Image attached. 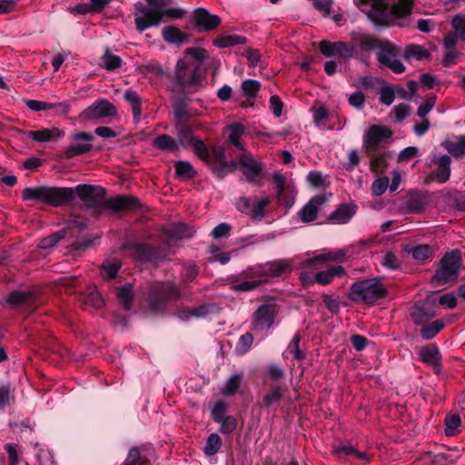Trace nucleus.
<instances>
[{"label": "nucleus", "mask_w": 465, "mask_h": 465, "mask_svg": "<svg viewBox=\"0 0 465 465\" xmlns=\"http://www.w3.org/2000/svg\"><path fill=\"white\" fill-rule=\"evenodd\" d=\"M87 208L110 209L112 211H134L141 207L138 198L122 195L106 197V191L98 185L78 184L72 187H26L22 192L24 201L37 200L43 203L61 207L69 204L75 197Z\"/></svg>", "instance_id": "nucleus-1"}, {"label": "nucleus", "mask_w": 465, "mask_h": 465, "mask_svg": "<svg viewBox=\"0 0 465 465\" xmlns=\"http://www.w3.org/2000/svg\"><path fill=\"white\" fill-rule=\"evenodd\" d=\"M413 0H399L390 6L384 0H359V6L375 25H390L408 15Z\"/></svg>", "instance_id": "nucleus-2"}, {"label": "nucleus", "mask_w": 465, "mask_h": 465, "mask_svg": "<svg viewBox=\"0 0 465 465\" xmlns=\"http://www.w3.org/2000/svg\"><path fill=\"white\" fill-rule=\"evenodd\" d=\"M186 14V10L182 7H169L168 5L162 10H156L150 7H142L135 14L134 23L139 32H143L149 27L158 25L163 17L170 19H181Z\"/></svg>", "instance_id": "nucleus-3"}, {"label": "nucleus", "mask_w": 465, "mask_h": 465, "mask_svg": "<svg viewBox=\"0 0 465 465\" xmlns=\"http://www.w3.org/2000/svg\"><path fill=\"white\" fill-rule=\"evenodd\" d=\"M268 282L263 263L256 264L229 278L230 289L234 292H252Z\"/></svg>", "instance_id": "nucleus-4"}, {"label": "nucleus", "mask_w": 465, "mask_h": 465, "mask_svg": "<svg viewBox=\"0 0 465 465\" xmlns=\"http://www.w3.org/2000/svg\"><path fill=\"white\" fill-rule=\"evenodd\" d=\"M385 286L380 279H364L354 282L350 289V299L356 302L371 304L385 297Z\"/></svg>", "instance_id": "nucleus-5"}, {"label": "nucleus", "mask_w": 465, "mask_h": 465, "mask_svg": "<svg viewBox=\"0 0 465 465\" xmlns=\"http://www.w3.org/2000/svg\"><path fill=\"white\" fill-rule=\"evenodd\" d=\"M175 78L183 91H194L203 86L204 74L194 62L179 59L175 67Z\"/></svg>", "instance_id": "nucleus-6"}, {"label": "nucleus", "mask_w": 465, "mask_h": 465, "mask_svg": "<svg viewBox=\"0 0 465 465\" xmlns=\"http://www.w3.org/2000/svg\"><path fill=\"white\" fill-rule=\"evenodd\" d=\"M460 265L461 256L460 252L452 251L446 253L441 258L439 268L432 277L433 284L435 286H442L454 282L458 278Z\"/></svg>", "instance_id": "nucleus-7"}, {"label": "nucleus", "mask_w": 465, "mask_h": 465, "mask_svg": "<svg viewBox=\"0 0 465 465\" xmlns=\"http://www.w3.org/2000/svg\"><path fill=\"white\" fill-rule=\"evenodd\" d=\"M278 312V306L274 302L260 305L252 316V330L255 331H268L274 324Z\"/></svg>", "instance_id": "nucleus-8"}, {"label": "nucleus", "mask_w": 465, "mask_h": 465, "mask_svg": "<svg viewBox=\"0 0 465 465\" xmlns=\"http://www.w3.org/2000/svg\"><path fill=\"white\" fill-rule=\"evenodd\" d=\"M270 197L258 199L257 197L242 196L236 203V208L242 213L250 216L252 220H262L265 215V208L270 204Z\"/></svg>", "instance_id": "nucleus-9"}, {"label": "nucleus", "mask_w": 465, "mask_h": 465, "mask_svg": "<svg viewBox=\"0 0 465 465\" xmlns=\"http://www.w3.org/2000/svg\"><path fill=\"white\" fill-rule=\"evenodd\" d=\"M398 50L392 44L383 41L379 45L377 59L384 66L390 68L395 74L404 72L405 66L397 59Z\"/></svg>", "instance_id": "nucleus-10"}, {"label": "nucleus", "mask_w": 465, "mask_h": 465, "mask_svg": "<svg viewBox=\"0 0 465 465\" xmlns=\"http://www.w3.org/2000/svg\"><path fill=\"white\" fill-rule=\"evenodd\" d=\"M239 163L242 168V173L246 181L250 183L260 184L262 178L264 165L256 161L252 154L243 153L239 157Z\"/></svg>", "instance_id": "nucleus-11"}, {"label": "nucleus", "mask_w": 465, "mask_h": 465, "mask_svg": "<svg viewBox=\"0 0 465 465\" xmlns=\"http://www.w3.org/2000/svg\"><path fill=\"white\" fill-rule=\"evenodd\" d=\"M321 53L326 57L338 56L343 59H351L355 54V47L344 42L331 43L322 40L319 44Z\"/></svg>", "instance_id": "nucleus-12"}, {"label": "nucleus", "mask_w": 465, "mask_h": 465, "mask_svg": "<svg viewBox=\"0 0 465 465\" xmlns=\"http://www.w3.org/2000/svg\"><path fill=\"white\" fill-rule=\"evenodd\" d=\"M117 114L115 106L106 99H99L86 108L81 116L87 120H96L114 116Z\"/></svg>", "instance_id": "nucleus-13"}, {"label": "nucleus", "mask_w": 465, "mask_h": 465, "mask_svg": "<svg viewBox=\"0 0 465 465\" xmlns=\"http://www.w3.org/2000/svg\"><path fill=\"white\" fill-rule=\"evenodd\" d=\"M433 302L429 299L416 302L410 310V314L417 325H425L436 315Z\"/></svg>", "instance_id": "nucleus-14"}, {"label": "nucleus", "mask_w": 465, "mask_h": 465, "mask_svg": "<svg viewBox=\"0 0 465 465\" xmlns=\"http://www.w3.org/2000/svg\"><path fill=\"white\" fill-rule=\"evenodd\" d=\"M391 131L384 125L373 124L370 126L364 136L363 143L368 151H375L385 140L391 138Z\"/></svg>", "instance_id": "nucleus-15"}, {"label": "nucleus", "mask_w": 465, "mask_h": 465, "mask_svg": "<svg viewBox=\"0 0 465 465\" xmlns=\"http://www.w3.org/2000/svg\"><path fill=\"white\" fill-rule=\"evenodd\" d=\"M453 31L449 32L443 38L445 48L455 47L458 40L465 42V15H456L451 20Z\"/></svg>", "instance_id": "nucleus-16"}, {"label": "nucleus", "mask_w": 465, "mask_h": 465, "mask_svg": "<svg viewBox=\"0 0 465 465\" xmlns=\"http://www.w3.org/2000/svg\"><path fill=\"white\" fill-rule=\"evenodd\" d=\"M194 24L199 31L209 32L217 28L221 25V18L217 15H213L204 8H197L193 13Z\"/></svg>", "instance_id": "nucleus-17"}, {"label": "nucleus", "mask_w": 465, "mask_h": 465, "mask_svg": "<svg viewBox=\"0 0 465 465\" xmlns=\"http://www.w3.org/2000/svg\"><path fill=\"white\" fill-rule=\"evenodd\" d=\"M267 280L281 277L292 272L293 262L292 259H277L263 263Z\"/></svg>", "instance_id": "nucleus-18"}, {"label": "nucleus", "mask_w": 465, "mask_h": 465, "mask_svg": "<svg viewBox=\"0 0 465 465\" xmlns=\"http://www.w3.org/2000/svg\"><path fill=\"white\" fill-rule=\"evenodd\" d=\"M325 203L322 196L312 198L298 213L302 223H309L316 220L322 205Z\"/></svg>", "instance_id": "nucleus-19"}, {"label": "nucleus", "mask_w": 465, "mask_h": 465, "mask_svg": "<svg viewBox=\"0 0 465 465\" xmlns=\"http://www.w3.org/2000/svg\"><path fill=\"white\" fill-rule=\"evenodd\" d=\"M357 206L354 203L340 204L328 217L330 223L334 224H344L351 221L356 213Z\"/></svg>", "instance_id": "nucleus-20"}, {"label": "nucleus", "mask_w": 465, "mask_h": 465, "mask_svg": "<svg viewBox=\"0 0 465 465\" xmlns=\"http://www.w3.org/2000/svg\"><path fill=\"white\" fill-rule=\"evenodd\" d=\"M427 203L426 194L420 191H411L405 202V208L408 213H418L423 211Z\"/></svg>", "instance_id": "nucleus-21"}, {"label": "nucleus", "mask_w": 465, "mask_h": 465, "mask_svg": "<svg viewBox=\"0 0 465 465\" xmlns=\"http://www.w3.org/2000/svg\"><path fill=\"white\" fill-rule=\"evenodd\" d=\"M351 41V45H353L355 50L358 48L361 51L379 49V45L381 42L370 35L361 33H352Z\"/></svg>", "instance_id": "nucleus-22"}, {"label": "nucleus", "mask_w": 465, "mask_h": 465, "mask_svg": "<svg viewBox=\"0 0 465 465\" xmlns=\"http://www.w3.org/2000/svg\"><path fill=\"white\" fill-rule=\"evenodd\" d=\"M63 134V132L56 127L44 128L38 131H28L26 135L33 141L39 143H46L55 141L59 139Z\"/></svg>", "instance_id": "nucleus-23"}, {"label": "nucleus", "mask_w": 465, "mask_h": 465, "mask_svg": "<svg viewBox=\"0 0 465 465\" xmlns=\"http://www.w3.org/2000/svg\"><path fill=\"white\" fill-rule=\"evenodd\" d=\"M241 89L242 95L247 98V103L243 102L242 104V107L253 106L254 105V98L257 96L260 89L261 84L257 80L253 79H246L242 81L241 84Z\"/></svg>", "instance_id": "nucleus-24"}, {"label": "nucleus", "mask_w": 465, "mask_h": 465, "mask_svg": "<svg viewBox=\"0 0 465 465\" xmlns=\"http://www.w3.org/2000/svg\"><path fill=\"white\" fill-rule=\"evenodd\" d=\"M345 274V270L341 265L332 266L326 271L316 272L317 283L327 285L332 282L335 277H341Z\"/></svg>", "instance_id": "nucleus-25"}, {"label": "nucleus", "mask_w": 465, "mask_h": 465, "mask_svg": "<svg viewBox=\"0 0 465 465\" xmlns=\"http://www.w3.org/2000/svg\"><path fill=\"white\" fill-rule=\"evenodd\" d=\"M35 300V293L28 291H14L5 297V302L12 305L30 304Z\"/></svg>", "instance_id": "nucleus-26"}, {"label": "nucleus", "mask_w": 465, "mask_h": 465, "mask_svg": "<svg viewBox=\"0 0 465 465\" xmlns=\"http://www.w3.org/2000/svg\"><path fill=\"white\" fill-rule=\"evenodd\" d=\"M193 232V229L184 223H175L165 230V234L170 240L189 238Z\"/></svg>", "instance_id": "nucleus-27"}, {"label": "nucleus", "mask_w": 465, "mask_h": 465, "mask_svg": "<svg viewBox=\"0 0 465 465\" xmlns=\"http://www.w3.org/2000/svg\"><path fill=\"white\" fill-rule=\"evenodd\" d=\"M420 358L423 362L433 365L437 372H440V353L437 347H423L420 351Z\"/></svg>", "instance_id": "nucleus-28"}, {"label": "nucleus", "mask_w": 465, "mask_h": 465, "mask_svg": "<svg viewBox=\"0 0 465 465\" xmlns=\"http://www.w3.org/2000/svg\"><path fill=\"white\" fill-rule=\"evenodd\" d=\"M154 298L158 300L175 299L179 297V290L175 284L172 282H163L157 284L154 288Z\"/></svg>", "instance_id": "nucleus-29"}, {"label": "nucleus", "mask_w": 465, "mask_h": 465, "mask_svg": "<svg viewBox=\"0 0 465 465\" xmlns=\"http://www.w3.org/2000/svg\"><path fill=\"white\" fill-rule=\"evenodd\" d=\"M214 308L213 304H202L198 307L193 308L188 311H181L178 312V317L183 321H189L193 317L200 318L204 317L211 313Z\"/></svg>", "instance_id": "nucleus-30"}, {"label": "nucleus", "mask_w": 465, "mask_h": 465, "mask_svg": "<svg viewBox=\"0 0 465 465\" xmlns=\"http://www.w3.org/2000/svg\"><path fill=\"white\" fill-rule=\"evenodd\" d=\"M246 43L247 39L240 35H219L213 42V45L219 48L241 45Z\"/></svg>", "instance_id": "nucleus-31"}, {"label": "nucleus", "mask_w": 465, "mask_h": 465, "mask_svg": "<svg viewBox=\"0 0 465 465\" xmlns=\"http://www.w3.org/2000/svg\"><path fill=\"white\" fill-rule=\"evenodd\" d=\"M450 157L447 154L441 155L437 161L436 177L439 183H446L450 176Z\"/></svg>", "instance_id": "nucleus-32"}, {"label": "nucleus", "mask_w": 465, "mask_h": 465, "mask_svg": "<svg viewBox=\"0 0 465 465\" xmlns=\"http://www.w3.org/2000/svg\"><path fill=\"white\" fill-rule=\"evenodd\" d=\"M162 36L165 42L170 44H182L186 38L185 34L173 25L165 26L162 31Z\"/></svg>", "instance_id": "nucleus-33"}, {"label": "nucleus", "mask_w": 465, "mask_h": 465, "mask_svg": "<svg viewBox=\"0 0 465 465\" xmlns=\"http://www.w3.org/2000/svg\"><path fill=\"white\" fill-rule=\"evenodd\" d=\"M406 252L411 253L412 257L420 262L430 259L433 255V249L428 244H419L406 248Z\"/></svg>", "instance_id": "nucleus-34"}, {"label": "nucleus", "mask_w": 465, "mask_h": 465, "mask_svg": "<svg viewBox=\"0 0 465 465\" xmlns=\"http://www.w3.org/2000/svg\"><path fill=\"white\" fill-rule=\"evenodd\" d=\"M421 326L420 336L422 339L431 340L444 328L445 323L441 319H438L431 323H426Z\"/></svg>", "instance_id": "nucleus-35"}, {"label": "nucleus", "mask_w": 465, "mask_h": 465, "mask_svg": "<svg viewBox=\"0 0 465 465\" xmlns=\"http://www.w3.org/2000/svg\"><path fill=\"white\" fill-rule=\"evenodd\" d=\"M444 148L455 158L465 155V135H460L456 142L444 143Z\"/></svg>", "instance_id": "nucleus-36"}, {"label": "nucleus", "mask_w": 465, "mask_h": 465, "mask_svg": "<svg viewBox=\"0 0 465 465\" xmlns=\"http://www.w3.org/2000/svg\"><path fill=\"white\" fill-rule=\"evenodd\" d=\"M153 145L158 149L170 152H175L179 148L177 142L167 134L157 136L153 140Z\"/></svg>", "instance_id": "nucleus-37"}, {"label": "nucleus", "mask_w": 465, "mask_h": 465, "mask_svg": "<svg viewBox=\"0 0 465 465\" xmlns=\"http://www.w3.org/2000/svg\"><path fill=\"white\" fill-rule=\"evenodd\" d=\"M351 247H346L339 250H329L322 252L324 262H343L350 254Z\"/></svg>", "instance_id": "nucleus-38"}, {"label": "nucleus", "mask_w": 465, "mask_h": 465, "mask_svg": "<svg viewBox=\"0 0 465 465\" xmlns=\"http://www.w3.org/2000/svg\"><path fill=\"white\" fill-rule=\"evenodd\" d=\"M118 301L122 303L125 310H129L133 302V288L132 285L127 284L120 287L116 291Z\"/></svg>", "instance_id": "nucleus-39"}, {"label": "nucleus", "mask_w": 465, "mask_h": 465, "mask_svg": "<svg viewBox=\"0 0 465 465\" xmlns=\"http://www.w3.org/2000/svg\"><path fill=\"white\" fill-rule=\"evenodd\" d=\"M229 141L240 150H244L243 144L241 143V137L244 133V127L240 124H233L228 127Z\"/></svg>", "instance_id": "nucleus-40"}, {"label": "nucleus", "mask_w": 465, "mask_h": 465, "mask_svg": "<svg viewBox=\"0 0 465 465\" xmlns=\"http://www.w3.org/2000/svg\"><path fill=\"white\" fill-rule=\"evenodd\" d=\"M242 375L234 374L231 376L224 383L221 391L223 395L229 396L236 393L242 383Z\"/></svg>", "instance_id": "nucleus-41"}, {"label": "nucleus", "mask_w": 465, "mask_h": 465, "mask_svg": "<svg viewBox=\"0 0 465 465\" xmlns=\"http://www.w3.org/2000/svg\"><path fill=\"white\" fill-rule=\"evenodd\" d=\"M222 447V439L217 433H212L207 438L204 453L207 456H213L216 454Z\"/></svg>", "instance_id": "nucleus-42"}, {"label": "nucleus", "mask_w": 465, "mask_h": 465, "mask_svg": "<svg viewBox=\"0 0 465 465\" xmlns=\"http://www.w3.org/2000/svg\"><path fill=\"white\" fill-rule=\"evenodd\" d=\"M103 66L108 71H114L121 67L122 59L114 55L107 49L102 56Z\"/></svg>", "instance_id": "nucleus-43"}, {"label": "nucleus", "mask_w": 465, "mask_h": 465, "mask_svg": "<svg viewBox=\"0 0 465 465\" xmlns=\"http://www.w3.org/2000/svg\"><path fill=\"white\" fill-rule=\"evenodd\" d=\"M174 168L176 174L182 178H193L196 174L193 166L186 161H178Z\"/></svg>", "instance_id": "nucleus-44"}, {"label": "nucleus", "mask_w": 465, "mask_h": 465, "mask_svg": "<svg viewBox=\"0 0 465 465\" xmlns=\"http://www.w3.org/2000/svg\"><path fill=\"white\" fill-rule=\"evenodd\" d=\"M411 113V106L408 104L401 103L392 108L391 115L394 117L395 122L401 123L409 117Z\"/></svg>", "instance_id": "nucleus-45"}, {"label": "nucleus", "mask_w": 465, "mask_h": 465, "mask_svg": "<svg viewBox=\"0 0 465 465\" xmlns=\"http://www.w3.org/2000/svg\"><path fill=\"white\" fill-rule=\"evenodd\" d=\"M132 254L138 260H150L152 256V249L146 243H135L131 247Z\"/></svg>", "instance_id": "nucleus-46"}, {"label": "nucleus", "mask_w": 465, "mask_h": 465, "mask_svg": "<svg viewBox=\"0 0 465 465\" xmlns=\"http://www.w3.org/2000/svg\"><path fill=\"white\" fill-rule=\"evenodd\" d=\"M460 418L458 414L448 415L445 419V434L453 436L459 431L460 427Z\"/></svg>", "instance_id": "nucleus-47"}, {"label": "nucleus", "mask_w": 465, "mask_h": 465, "mask_svg": "<svg viewBox=\"0 0 465 465\" xmlns=\"http://www.w3.org/2000/svg\"><path fill=\"white\" fill-rule=\"evenodd\" d=\"M390 154L386 153H378L372 156L370 164L371 172L376 173H381L387 166V160Z\"/></svg>", "instance_id": "nucleus-48"}, {"label": "nucleus", "mask_w": 465, "mask_h": 465, "mask_svg": "<svg viewBox=\"0 0 465 465\" xmlns=\"http://www.w3.org/2000/svg\"><path fill=\"white\" fill-rule=\"evenodd\" d=\"M191 145L193 147L195 153L205 163L210 162V153L203 140L196 137L192 140Z\"/></svg>", "instance_id": "nucleus-49"}, {"label": "nucleus", "mask_w": 465, "mask_h": 465, "mask_svg": "<svg viewBox=\"0 0 465 465\" xmlns=\"http://www.w3.org/2000/svg\"><path fill=\"white\" fill-rule=\"evenodd\" d=\"M405 56L407 58L413 57L417 60H423L430 57V53L420 45H410L406 47Z\"/></svg>", "instance_id": "nucleus-50"}, {"label": "nucleus", "mask_w": 465, "mask_h": 465, "mask_svg": "<svg viewBox=\"0 0 465 465\" xmlns=\"http://www.w3.org/2000/svg\"><path fill=\"white\" fill-rule=\"evenodd\" d=\"M253 342V337L252 334L250 332H246L242 334L237 342L236 345V351L239 354H245L252 347V344Z\"/></svg>", "instance_id": "nucleus-51"}, {"label": "nucleus", "mask_w": 465, "mask_h": 465, "mask_svg": "<svg viewBox=\"0 0 465 465\" xmlns=\"http://www.w3.org/2000/svg\"><path fill=\"white\" fill-rule=\"evenodd\" d=\"M85 302L94 308H100L103 305L104 301H103L100 293L97 292L96 287H94V286L88 287L87 295L85 297Z\"/></svg>", "instance_id": "nucleus-52"}, {"label": "nucleus", "mask_w": 465, "mask_h": 465, "mask_svg": "<svg viewBox=\"0 0 465 465\" xmlns=\"http://www.w3.org/2000/svg\"><path fill=\"white\" fill-rule=\"evenodd\" d=\"M301 341L300 334L296 333L290 341L287 351L294 359L301 361L304 359V353L300 350L299 345Z\"/></svg>", "instance_id": "nucleus-53"}, {"label": "nucleus", "mask_w": 465, "mask_h": 465, "mask_svg": "<svg viewBox=\"0 0 465 465\" xmlns=\"http://www.w3.org/2000/svg\"><path fill=\"white\" fill-rule=\"evenodd\" d=\"M436 104V96L430 95L422 102L417 109V115L420 118H428V114L434 108Z\"/></svg>", "instance_id": "nucleus-54"}, {"label": "nucleus", "mask_w": 465, "mask_h": 465, "mask_svg": "<svg viewBox=\"0 0 465 465\" xmlns=\"http://www.w3.org/2000/svg\"><path fill=\"white\" fill-rule=\"evenodd\" d=\"M92 145L90 143L72 144L67 147L65 155L67 158H73L76 155L84 154L90 152Z\"/></svg>", "instance_id": "nucleus-55"}, {"label": "nucleus", "mask_w": 465, "mask_h": 465, "mask_svg": "<svg viewBox=\"0 0 465 465\" xmlns=\"http://www.w3.org/2000/svg\"><path fill=\"white\" fill-rule=\"evenodd\" d=\"M389 187V178L387 176L377 178L371 184V192L375 196L382 195Z\"/></svg>", "instance_id": "nucleus-56"}, {"label": "nucleus", "mask_w": 465, "mask_h": 465, "mask_svg": "<svg viewBox=\"0 0 465 465\" xmlns=\"http://www.w3.org/2000/svg\"><path fill=\"white\" fill-rule=\"evenodd\" d=\"M64 237V232H56L44 239L39 242V247L42 249H48L54 247L61 239Z\"/></svg>", "instance_id": "nucleus-57"}, {"label": "nucleus", "mask_w": 465, "mask_h": 465, "mask_svg": "<svg viewBox=\"0 0 465 465\" xmlns=\"http://www.w3.org/2000/svg\"><path fill=\"white\" fill-rule=\"evenodd\" d=\"M120 268L121 262L116 259L107 260L103 263V270L109 279L114 278Z\"/></svg>", "instance_id": "nucleus-58"}, {"label": "nucleus", "mask_w": 465, "mask_h": 465, "mask_svg": "<svg viewBox=\"0 0 465 465\" xmlns=\"http://www.w3.org/2000/svg\"><path fill=\"white\" fill-rule=\"evenodd\" d=\"M177 136L179 142L183 144H191L192 140L196 138V136L192 135V131L188 126L183 124H179L177 126Z\"/></svg>", "instance_id": "nucleus-59"}, {"label": "nucleus", "mask_w": 465, "mask_h": 465, "mask_svg": "<svg viewBox=\"0 0 465 465\" xmlns=\"http://www.w3.org/2000/svg\"><path fill=\"white\" fill-rule=\"evenodd\" d=\"M282 397V390L280 386H275L272 391L267 393L264 398V405L270 407L274 403H277Z\"/></svg>", "instance_id": "nucleus-60"}, {"label": "nucleus", "mask_w": 465, "mask_h": 465, "mask_svg": "<svg viewBox=\"0 0 465 465\" xmlns=\"http://www.w3.org/2000/svg\"><path fill=\"white\" fill-rule=\"evenodd\" d=\"M26 106L35 112L51 110L54 106L52 103L43 102L38 100H25Z\"/></svg>", "instance_id": "nucleus-61"}, {"label": "nucleus", "mask_w": 465, "mask_h": 465, "mask_svg": "<svg viewBox=\"0 0 465 465\" xmlns=\"http://www.w3.org/2000/svg\"><path fill=\"white\" fill-rule=\"evenodd\" d=\"M232 226L227 223H222L213 228L212 236L214 239L227 238L230 235Z\"/></svg>", "instance_id": "nucleus-62"}, {"label": "nucleus", "mask_w": 465, "mask_h": 465, "mask_svg": "<svg viewBox=\"0 0 465 465\" xmlns=\"http://www.w3.org/2000/svg\"><path fill=\"white\" fill-rule=\"evenodd\" d=\"M199 273V268L194 264H188L183 266L182 272V279L183 282L193 281Z\"/></svg>", "instance_id": "nucleus-63"}, {"label": "nucleus", "mask_w": 465, "mask_h": 465, "mask_svg": "<svg viewBox=\"0 0 465 465\" xmlns=\"http://www.w3.org/2000/svg\"><path fill=\"white\" fill-rule=\"evenodd\" d=\"M221 423L220 431L223 434H230L232 433L237 426V421L234 417L232 416H226Z\"/></svg>", "instance_id": "nucleus-64"}]
</instances>
